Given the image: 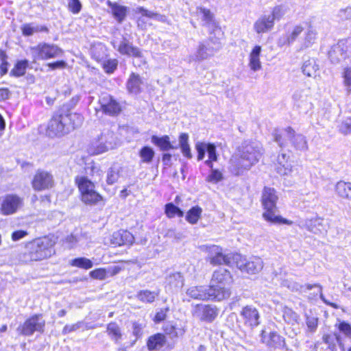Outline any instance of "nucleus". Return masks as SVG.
Listing matches in <instances>:
<instances>
[{"mask_svg":"<svg viewBox=\"0 0 351 351\" xmlns=\"http://www.w3.org/2000/svg\"><path fill=\"white\" fill-rule=\"evenodd\" d=\"M263 147L257 141H245L230 158L228 170L234 176L249 171L260 160Z\"/></svg>","mask_w":351,"mask_h":351,"instance_id":"nucleus-1","label":"nucleus"},{"mask_svg":"<svg viewBox=\"0 0 351 351\" xmlns=\"http://www.w3.org/2000/svg\"><path fill=\"white\" fill-rule=\"evenodd\" d=\"M84 121L83 117L76 112H58L49 121L47 134L50 137L62 136L80 127Z\"/></svg>","mask_w":351,"mask_h":351,"instance_id":"nucleus-2","label":"nucleus"},{"mask_svg":"<svg viewBox=\"0 0 351 351\" xmlns=\"http://www.w3.org/2000/svg\"><path fill=\"white\" fill-rule=\"evenodd\" d=\"M277 191L271 187H265L262 192L261 204L264 209L263 219L274 224L291 226L293 221L276 214V203L278 200Z\"/></svg>","mask_w":351,"mask_h":351,"instance_id":"nucleus-3","label":"nucleus"},{"mask_svg":"<svg viewBox=\"0 0 351 351\" xmlns=\"http://www.w3.org/2000/svg\"><path fill=\"white\" fill-rule=\"evenodd\" d=\"M232 282L230 272L223 268L215 270L213 274L209 288L217 300H222L230 295L228 286Z\"/></svg>","mask_w":351,"mask_h":351,"instance_id":"nucleus-4","label":"nucleus"},{"mask_svg":"<svg viewBox=\"0 0 351 351\" xmlns=\"http://www.w3.org/2000/svg\"><path fill=\"white\" fill-rule=\"evenodd\" d=\"M81 195V200L86 205H95L103 200L102 196L95 191V186L93 181L86 176H78L75 178Z\"/></svg>","mask_w":351,"mask_h":351,"instance_id":"nucleus-5","label":"nucleus"},{"mask_svg":"<svg viewBox=\"0 0 351 351\" xmlns=\"http://www.w3.org/2000/svg\"><path fill=\"white\" fill-rule=\"evenodd\" d=\"M55 241L49 238L38 239L27 245L26 248L32 250L30 259L35 261H41L50 257L54 254Z\"/></svg>","mask_w":351,"mask_h":351,"instance_id":"nucleus-6","label":"nucleus"},{"mask_svg":"<svg viewBox=\"0 0 351 351\" xmlns=\"http://www.w3.org/2000/svg\"><path fill=\"white\" fill-rule=\"evenodd\" d=\"M232 258L238 269L250 275L258 274L264 266L263 261L258 256H252L247 259L240 254H234Z\"/></svg>","mask_w":351,"mask_h":351,"instance_id":"nucleus-7","label":"nucleus"},{"mask_svg":"<svg viewBox=\"0 0 351 351\" xmlns=\"http://www.w3.org/2000/svg\"><path fill=\"white\" fill-rule=\"evenodd\" d=\"M34 62L55 58L62 55V51L55 45L40 43L30 49Z\"/></svg>","mask_w":351,"mask_h":351,"instance_id":"nucleus-8","label":"nucleus"},{"mask_svg":"<svg viewBox=\"0 0 351 351\" xmlns=\"http://www.w3.org/2000/svg\"><path fill=\"white\" fill-rule=\"evenodd\" d=\"M23 198L16 194H8L0 197V214L11 215L23 207Z\"/></svg>","mask_w":351,"mask_h":351,"instance_id":"nucleus-9","label":"nucleus"},{"mask_svg":"<svg viewBox=\"0 0 351 351\" xmlns=\"http://www.w3.org/2000/svg\"><path fill=\"white\" fill-rule=\"evenodd\" d=\"M54 184L52 173L43 169H38L32 181V188L37 191L50 189L53 187Z\"/></svg>","mask_w":351,"mask_h":351,"instance_id":"nucleus-10","label":"nucleus"},{"mask_svg":"<svg viewBox=\"0 0 351 351\" xmlns=\"http://www.w3.org/2000/svg\"><path fill=\"white\" fill-rule=\"evenodd\" d=\"M45 321L41 315H34L27 319L22 326H20L17 330L20 335L29 336L34 332H42L44 330Z\"/></svg>","mask_w":351,"mask_h":351,"instance_id":"nucleus-11","label":"nucleus"},{"mask_svg":"<svg viewBox=\"0 0 351 351\" xmlns=\"http://www.w3.org/2000/svg\"><path fill=\"white\" fill-rule=\"evenodd\" d=\"M208 252V260L210 264L213 265L226 264L230 265L231 260L232 261V255H224L221 247L218 245H211L206 247Z\"/></svg>","mask_w":351,"mask_h":351,"instance_id":"nucleus-12","label":"nucleus"},{"mask_svg":"<svg viewBox=\"0 0 351 351\" xmlns=\"http://www.w3.org/2000/svg\"><path fill=\"white\" fill-rule=\"evenodd\" d=\"M292 99L294 106L302 111H308L313 106L308 89H297L293 93Z\"/></svg>","mask_w":351,"mask_h":351,"instance_id":"nucleus-13","label":"nucleus"},{"mask_svg":"<svg viewBox=\"0 0 351 351\" xmlns=\"http://www.w3.org/2000/svg\"><path fill=\"white\" fill-rule=\"evenodd\" d=\"M217 314V309L210 305L197 304L193 311L195 317L207 322H213Z\"/></svg>","mask_w":351,"mask_h":351,"instance_id":"nucleus-14","label":"nucleus"},{"mask_svg":"<svg viewBox=\"0 0 351 351\" xmlns=\"http://www.w3.org/2000/svg\"><path fill=\"white\" fill-rule=\"evenodd\" d=\"M244 325L254 328L260 324V314L257 308L252 306H246L241 311Z\"/></svg>","mask_w":351,"mask_h":351,"instance_id":"nucleus-15","label":"nucleus"},{"mask_svg":"<svg viewBox=\"0 0 351 351\" xmlns=\"http://www.w3.org/2000/svg\"><path fill=\"white\" fill-rule=\"evenodd\" d=\"M304 27L301 25L293 26L289 31L281 35L277 40L278 47L282 48L285 46L291 45L302 34Z\"/></svg>","mask_w":351,"mask_h":351,"instance_id":"nucleus-16","label":"nucleus"},{"mask_svg":"<svg viewBox=\"0 0 351 351\" xmlns=\"http://www.w3.org/2000/svg\"><path fill=\"white\" fill-rule=\"evenodd\" d=\"M348 47L346 40H340L334 45L328 51V58L332 63L337 64L346 59Z\"/></svg>","mask_w":351,"mask_h":351,"instance_id":"nucleus-17","label":"nucleus"},{"mask_svg":"<svg viewBox=\"0 0 351 351\" xmlns=\"http://www.w3.org/2000/svg\"><path fill=\"white\" fill-rule=\"evenodd\" d=\"M134 241V237L132 234L129 231L124 230L113 232L110 238V244L114 246L132 245Z\"/></svg>","mask_w":351,"mask_h":351,"instance_id":"nucleus-18","label":"nucleus"},{"mask_svg":"<svg viewBox=\"0 0 351 351\" xmlns=\"http://www.w3.org/2000/svg\"><path fill=\"white\" fill-rule=\"evenodd\" d=\"M210 288L206 289L202 286H193L188 288L186 293L191 298L200 300H215Z\"/></svg>","mask_w":351,"mask_h":351,"instance_id":"nucleus-19","label":"nucleus"},{"mask_svg":"<svg viewBox=\"0 0 351 351\" xmlns=\"http://www.w3.org/2000/svg\"><path fill=\"white\" fill-rule=\"evenodd\" d=\"M289 156L285 154H280L276 159V170L281 176H289L293 172V165L289 161Z\"/></svg>","mask_w":351,"mask_h":351,"instance_id":"nucleus-20","label":"nucleus"},{"mask_svg":"<svg viewBox=\"0 0 351 351\" xmlns=\"http://www.w3.org/2000/svg\"><path fill=\"white\" fill-rule=\"evenodd\" d=\"M274 26V22L269 14L263 15L254 23L253 28L258 34H264L271 31Z\"/></svg>","mask_w":351,"mask_h":351,"instance_id":"nucleus-21","label":"nucleus"},{"mask_svg":"<svg viewBox=\"0 0 351 351\" xmlns=\"http://www.w3.org/2000/svg\"><path fill=\"white\" fill-rule=\"evenodd\" d=\"M184 284L183 276L180 272L170 274L166 278L165 289L167 291H177Z\"/></svg>","mask_w":351,"mask_h":351,"instance_id":"nucleus-22","label":"nucleus"},{"mask_svg":"<svg viewBox=\"0 0 351 351\" xmlns=\"http://www.w3.org/2000/svg\"><path fill=\"white\" fill-rule=\"evenodd\" d=\"M262 48L260 45H255L251 50L248 56V66L250 70L256 72L262 69L261 54Z\"/></svg>","mask_w":351,"mask_h":351,"instance_id":"nucleus-23","label":"nucleus"},{"mask_svg":"<svg viewBox=\"0 0 351 351\" xmlns=\"http://www.w3.org/2000/svg\"><path fill=\"white\" fill-rule=\"evenodd\" d=\"M100 101L105 113L110 115H115L121 111L120 104L110 96L102 97Z\"/></svg>","mask_w":351,"mask_h":351,"instance_id":"nucleus-24","label":"nucleus"},{"mask_svg":"<svg viewBox=\"0 0 351 351\" xmlns=\"http://www.w3.org/2000/svg\"><path fill=\"white\" fill-rule=\"evenodd\" d=\"M220 47L215 49L212 47H208L204 43H200L197 47L195 53L191 57V61H202L214 55V53L219 50Z\"/></svg>","mask_w":351,"mask_h":351,"instance_id":"nucleus-25","label":"nucleus"},{"mask_svg":"<svg viewBox=\"0 0 351 351\" xmlns=\"http://www.w3.org/2000/svg\"><path fill=\"white\" fill-rule=\"evenodd\" d=\"M118 51L122 55H126L130 57L143 58L139 48L134 46L125 39L120 43Z\"/></svg>","mask_w":351,"mask_h":351,"instance_id":"nucleus-26","label":"nucleus"},{"mask_svg":"<svg viewBox=\"0 0 351 351\" xmlns=\"http://www.w3.org/2000/svg\"><path fill=\"white\" fill-rule=\"evenodd\" d=\"M317 32L316 29L310 26L304 33L298 46V50L302 51L311 47L317 40Z\"/></svg>","mask_w":351,"mask_h":351,"instance_id":"nucleus-27","label":"nucleus"},{"mask_svg":"<svg viewBox=\"0 0 351 351\" xmlns=\"http://www.w3.org/2000/svg\"><path fill=\"white\" fill-rule=\"evenodd\" d=\"M99 137L101 138V141L104 142V145L106 146L108 151L116 148L119 144L118 138L112 131L104 130L101 133Z\"/></svg>","mask_w":351,"mask_h":351,"instance_id":"nucleus-28","label":"nucleus"},{"mask_svg":"<svg viewBox=\"0 0 351 351\" xmlns=\"http://www.w3.org/2000/svg\"><path fill=\"white\" fill-rule=\"evenodd\" d=\"M293 133L294 130L289 127L282 130H275L274 133V141L280 147H285L287 145V141L292 138Z\"/></svg>","mask_w":351,"mask_h":351,"instance_id":"nucleus-29","label":"nucleus"},{"mask_svg":"<svg viewBox=\"0 0 351 351\" xmlns=\"http://www.w3.org/2000/svg\"><path fill=\"white\" fill-rule=\"evenodd\" d=\"M319 70V65L314 58L305 60L302 66V71L307 77H315Z\"/></svg>","mask_w":351,"mask_h":351,"instance_id":"nucleus-30","label":"nucleus"},{"mask_svg":"<svg viewBox=\"0 0 351 351\" xmlns=\"http://www.w3.org/2000/svg\"><path fill=\"white\" fill-rule=\"evenodd\" d=\"M152 142L160 147L162 151H167L169 149H176L178 146L173 145L170 142V138L165 135L161 137L152 136Z\"/></svg>","mask_w":351,"mask_h":351,"instance_id":"nucleus-31","label":"nucleus"},{"mask_svg":"<svg viewBox=\"0 0 351 351\" xmlns=\"http://www.w3.org/2000/svg\"><path fill=\"white\" fill-rule=\"evenodd\" d=\"M165 336L161 333H158L151 336L147 343L149 350H159L165 343Z\"/></svg>","mask_w":351,"mask_h":351,"instance_id":"nucleus-32","label":"nucleus"},{"mask_svg":"<svg viewBox=\"0 0 351 351\" xmlns=\"http://www.w3.org/2000/svg\"><path fill=\"white\" fill-rule=\"evenodd\" d=\"M143 82L138 75L132 73L127 82V88L131 93L137 94L141 91Z\"/></svg>","mask_w":351,"mask_h":351,"instance_id":"nucleus-33","label":"nucleus"},{"mask_svg":"<svg viewBox=\"0 0 351 351\" xmlns=\"http://www.w3.org/2000/svg\"><path fill=\"white\" fill-rule=\"evenodd\" d=\"M262 340L264 343H267L269 346L274 347V348L280 346L284 342L282 337H280L276 332H270L269 334L268 337H267L264 334V332H263Z\"/></svg>","mask_w":351,"mask_h":351,"instance_id":"nucleus-34","label":"nucleus"},{"mask_svg":"<svg viewBox=\"0 0 351 351\" xmlns=\"http://www.w3.org/2000/svg\"><path fill=\"white\" fill-rule=\"evenodd\" d=\"M108 4L110 6L112 14L116 20L119 23L122 22L126 16L127 8L110 1H108Z\"/></svg>","mask_w":351,"mask_h":351,"instance_id":"nucleus-35","label":"nucleus"},{"mask_svg":"<svg viewBox=\"0 0 351 351\" xmlns=\"http://www.w3.org/2000/svg\"><path fill=\"white\" fill-rule=\"evenodd\" d=\"M106 152L108 151L99 136L91 143L88 147V152L92 155H99Z\"/></svg>","mask_w":351,"mask_h":351,"instance_id":"nucleus-36","label":"nucleus"},{"mask_svg":"<svg viewBox=\"0 0 351 351\" xmlns=\"http://www.w3.org/2000/svg\"><path fill=\"white\" fill-rule=\"evenodd\" d=\"M336 191L339 196L351 199V183L343 181L337 182Z\"/></svg>","mask_w":351,"mask_h":351,"instance_id":"nucleus-37","label":"nucleus"},{"mask_svg":"<svg viewBox=\"0 0 351 351\" xmlns=\"http://www.w3.org/2000/svg\"><path fill=\"white\" fill-rule=\"evenodd\" d=\"M289 8L287 5H279L277 6H275L270 14V17L272 19L274 22L275 21H280L281 19H282L288 12Z\"/></svg>","mask_w":351,"mask_h":351,"instance_id":"nucleus-38","label":"nucleus"},{"mask_svg":"<svg viewBox=\"0 0 351 351\" xmlns=\"http://www.w3.org/2000/svg\"><path fill=\"white\" fill-rule=\"evenodd\" d=\"M158 295V292L151 291L149 290H142L137 293L136 297L143 302L152 303Z\"/></svg>","mask_w":351,"mask_h":351,"instance_id":"nucleus-39","label":"nucleus"},{"mask_svg":"<svg viewBox=\"0 0 351 351\" xmlns=\"http://www.w3.org/2000/svg\"><path fill=\"white\" fill-rule=\"evenodd\" d=\"M107 332L110 338L118 342L122 337L120 327L115 322L110 323L107 326Z\"/></svg>","mask_w":351,"mask_h":351,"instance_id":"nucleus-40","label":"nucleus"},{"mask_svg":"<svg viewBox=\"0 0 351 351\" xmlns=\"http://www.w3.org/2000/svg\"><path fill=\"white\" fill-rule=\"evenodd\" d=\"M202 210L199 206L191 208L186 213V220L191 224H195L201 217Z\"/></svg>","mask_w":351,"mask_h":351,"instance_id":"nucleus-41","label":"nucleus"},{"mask_svg":"<svg viewBox=\"0 0 351 351\" xmlns=\"http://www.w3.org/2000/svg\"><path fill=\"white\" fill-rule=\"evenodd\" d=\"M197 14L201 17L204 22V25H208L213 21V14L208 9L203 7H198L197 8Z\"/></svg>","mask_w":351,"mask_h":351,"instance_id":"nucleus-42","label":"nucleus"},{"mask_svg":"<svg viewBox=\"0 0 351 351\" xmlns=\"http://www.w3.org/2000/svg\"><path fill=\"white\" fill-rule=\"evenodd\" d=\"M71 265L73 267L84 269H90L93 266L92 261L84 257L77 258L71 260Z\"/></svg>","mask_w":351,"mask_h":351,"instance_id":"nucleus-43","label":"nucleus"},{"mask_svg":"<svg viewBox=\"0 0 351 351\" xmlns=\"http://www.w3.org/2000/svg\"><path fill=\"white\" fill-rule=\"evenodd\" d=\"M85 237L80 235H70L66 239V242L69 244V247L72 248L76 246L83 247L84 245Z\"/></svg>","mask_w":351,"mask_h":351,"instance_id":"nucleus-44","label":"nucleus"},{"mask_svg":"<svg viewBox=\"0 0 351 351\" xmlns=\"http://www.w3.org/2000/svg\"><path fill=\"white\" fill-rule=\"evenodd\" d=\"M154 154L155 153L153 149L147 146L143 147L139 152L141 161L145 163L151 162L153 160Z\"/></svg>","mask_w":351,"mask_h":351,"instance_id":"nucleus-45","label":"nucleus"},{"mask_svg":"<svg viewBox=\"0 0 351 351\" xmlns=\"http://www.w3.org/2000/svg\"><path fill=\"white\" fill-rule=\"evenodd\" d=\"M28 65L27 60L19 61L11 71V74L15 77L23 76L25 73Z\"/></svg>","mask_w":351,"mask_h":351,"instance_id":"nucleus-46","label":"nucleus"},{"mask_svg":"<svg viewBox=\"0 0 351 351\" xmlns=\"http://www.w3.org/2000/svg\"><path fill=\"white\" fill-rule=\"evenodd\" d=\"M283 317L285 322L294 324L298 322L299 315L291 308H285L283 311Z\"/></svg>","mask_w":351,"mask_h":351,"instance_id":"nucleus-47","label":"nucleus"},{"mask_svg":"<svg viewBox=\"0 0 351 351\" xmlns=\"http://www.w3.org/2000/svg\"><path fill=\"white\" fill-rule=\"evenodd\" d=\"M295 147L300 150H304L307 148V143L305 137L302 134H295L293 133V136L291 139Z\"/></svg>","mask_w":351,"mask_h":351,"instance_id":"nucleus-48","label":"nucleus"},{"mask_svg":"<svg viewBox=\"0 0 351 351\" xmlns=\"http://www.w3.org/2000/svg\"><path fill=\"white\" fill-rule=\"evenodd\" d=\"M165 214L169 218L174 217L176 215L182 217L184 216V213L178 207L176 206L172 203H169L165 206Z\"/></svg>","mask_w":351,"mask_h":351,"instance_id":"nucleus-49","label":"nucleus"},{"mask_svg":"<svg viewBox=\"0 0 351 351\" xmlns=\"http://www.w3.org/2000/svg\"><path fill=\"white\" fill-rule=\"evenodd\" d=\"M133 12L135 13V14H141L142 16H146V17H148V18H154L157 20H162V16L158 14H156V13H154V12H152L148 10H146L143 7H136V8H134L133 10Z\"/></svg>","mask_w":351,"mask_h":351,"instance_id":"nucleus-50","label":"nucleus"},{"mask_svg":"<svg viewBox=\"0 0 351 351\" xmlns=\"http://www.w3.org/2000/svg\"><path fill=\"white\" fill-rule=\"evenodd\" d=\"M209 143L198 141L195 144V149L197 152V160H202L204 158L205 153L207 152Z\"/></svg>","mask_w":351,"mask_h":351,"instance_id":"nucleus-51","label":"nucleus"},{"mask_svg":"<svg viewBox=\"0 0 351 351\" xmlns=\"http://www.w3.org/2000/svg\"><path fill=\"white\" fill-rule=\"evenodd\" d=\"M45 27H40L38 26H34L32 24H25L22 27L23 34L25 36H31L36 32L46 30Z\"/></svg>","mask_w":351,"mask_h":351,"instance_id":"nucleus-52","label":"nucleus"},{"mask_svg":"<svg viewBox=\"0 0 351 351\" xmlns=\"http://www.w3.org/2000/svg\"><path fill=\"white\" fill-rule=\"evenodd\" d=\"M223 178V174L221 171L217 169H212L210 170V173L206 178V180L208 182L216 184L222 180Z\"/></svg>","mask_w":351,"mask_h":351,"instance_id":"nucleus-53","label":"nucleus"},{"mask_svg":"<svg viewBox=\"0 0 351 351\" xmlns=\"http://www.w3.org/2000/svg\"><path fill=\"white\" fill-rule=\"evenodd\" d=\"M119 178V170L118 168L112 167L107 173V182L108 184H112L116 182Z\"/></svg>","mask_w":351,"mask_h":351,"instance_id":"nucleus-54","label":"nucleus"},{"mask_svg":"<svg viewBox=\"0 0 351 351\" xmlns=\"http://www.w3.org/2000/svg\"><path fill=\"white\" fill-rule=\"evenodd\" d=\"M86 171L88 174L91 175L93 177L99 179L101 176V169L94 162L88 163L86 167Z\"/></svg>","mask_w":351,"mask_h":351,"instance_id":"nucleus-55","label":"nucleus"},{"mask_svg":"<svg viewBox=\"0 0 351 351\" xmlns=\"http://www.w3.org/2000/svg\"><path fill=\"white\" fill-rule=\"evenodd\" d=\"M306 324L309 332H315L317 328L318 319L315 317L306 316Z\"/></svg>","mask_w":351,"mask_h":351,"instance_id":"nucleus-56","label":"nucleus"},{"mask_svg":"<svg viewBox=\"0 0 351 351\" xmlns=\"http://www.w3.org/2000/svg\"><path fill=\"white\" fill-rule=\"evenodd\" d=\"M343 84L348 93L351 92V68H346L343 73Z\"/></svg>","mask_w":351,"mask_h":351,"instance_id":"nucleus-57","label":"nucleus"},{"mask_svg":"<svg viewBox=\"0 0 351 351\" xmlns=\"http://www.w3.org/2000/svg\"><path fill=\"white\" fill-rule=\"evenodd\" d=\"M118 62L116 59L108 60L103 63V68L108 73H112L117 67Z\"/></svg>","mask_w":351,"mask_h":351,"instance_id":"nucleus-58","label":"nucleus"},{"mask_svg":"<svg viewBox=\"0 0 351 351\" xmlns=\"http://www.w3.org/2000/svg\"><path fill=\"white\" fill-rule=\"evenodd\" d=\"M107 271L106 269L99 268L90 272V276L97 280H104L106 278Z\"/></svg>","mask_w":351,"mask_h":351,"instance_id":"nucleus-59","label":"nucleus"},{"mask_svg":"<svg viewBox=\"0 0 351 351\" xmlns=\"http://www.w3.org/2000/svg\"><path fill=\"white\" fill-rule=\"evenodd\" d=\"M68 8L73 14H75L80 12L82 4L79 0H69Z\"/></svg>","mask_w":351,"mask_h":351,"instance_id":"nucleus-60","label":"nucleus"},{"mask_svg":"<svg viewBox=\"0 0 351 351\" xmlns=\"http://www.w3.org/2000/svg\"><path fill=\"white\" fill-rule=\"evenodd\" d=\"M337 16L341 21H347L351 19V7H347L339 10Z\"/></svg>","mask_w":351,"mask_h":351,"instance_id":"nucleus-61","label":"nucleus"},{"mask_svg":"<svg viewBox=\"0 0 351 351\" xmlns=\"http://www.w3.org/2000/svg\"><path fill=\"white\" fill-rule=\"evenodd\" d=\"M207 153L208 156V159L214 160V161H217L218 155L217 154L216 147L214 144L209 143Z\"/></svg>","mask_w":351,"mask_h":351,"instance_id":"nucleus-62","label":"nucleus"},{"mask_svg":"<svg viewBox=\"0 0 351 351\" xmlns=\"http://www.w3.org/2000/svg\"><path fill=\"white\" fill-rule=\"evenodd\" d=\"M27 234H28V233L27 231L19 230H16V231H14V232H12V234L11 235V238L13 241H19V240L23 239Z\"/></svg>","mask_w":351,"mask_h":351,"instance_id":"nucleus-63","label":"nucleus"},{"mask_svg":"<svg viewBox=\"0 0 351 351\" xmlns=\"http://www.w3.org/2000/svg\"><path fill=\"white\" fill-rule=\"evenodd\" d=\"M340 130L343 134L351 132V118L347 119L342 123Z\"/></svg>","mask_w":351,"mask_h":351,"instance_id":"nucleus-64","label":"nucleus"}]
</instances>
